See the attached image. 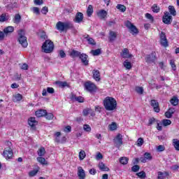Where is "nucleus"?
Segmentation results:
<instances>
[{
	"mask_svg": "<svg viewBox=\"0 0 179 179\" xmlns=\"http://www.w3.org/2000/svg\"><path fill=\"white\" fill-rule=\"evenodd\" d=\"M103 106L107 111L117 110V101L111 96H107L103 100Z\"/></svg>",
	"mask_w": 179,
	"mask_h": 179,
	"instance_id": "1",
	"label": "nucleus"
},
{
	"mask_svg": "<svg viewBox=\"0 0 179 179\" xmlns=\"http://www.w3.org/2000/svg\"><path fill=\"white\" fill-rule=\"evenodd\" d=\"M42 50L46 54L52 52L54 51V43L50 40H46L42 45Z\"/></svg>",
	"mask_w": 179,
	"mask_h": 179,
	"instance_id": "2",
	"label": "nucleus"
},
{
	"mask_svg": "<svg viewBox=\"0 0 179 179\" xmlns=\"http://www.w3.org/2000/svg\"><path fill=\"white\" fill-rule=\"evenodd\" d=\"M18 41L20 44L24 48H26L27 47V38L24 36V30L20 29L18 31Z\"/></svg>",
	"mask_w": 179,
	"mask_h": 179,
	"instance_id": "3",
	"label": "nucleus"
},
{
	"mask_svg": "<svg viewBox=\"0 0 179 179\" xmlns=\"http://www.w3.org/2000/svg\"><path fill=\"white\" fill-rule=\"evenodd\" d=\"M85 88L87 90V92H89L90 93H94L96 90H97V88L96 87V85L94 83L87 81L84 85Z\"/></svg>",
	"mask_w": 179,
	"mask_h": 179,
	"instance_id": "4",
	"label": "nucleus"
},
{
	"mask_svg": "<svg viewBox=\"0 0 179 179\" xmlns=\"http://www.w3.org/2000/svg\"><path fill=\"white\" fill-rule=\"evenodd\" d=\"M162 22L164 24H171L173 22V16L170 15V13L165 11L164 16L162 17Z\"/></svg>",
	"mask_w": 179,
	"mask_h": 179,
	"instance_id": "5",
	"label": "nucleus"
},
{
	"mask_svg": "<svg viewBox=\"0 0 179 179\" xmlns=\"http://www.w3.org/2000/svg\"><path fill=\"white\" fill-rule=\"evenodd\" d=\"M113 142L115 144V146L117 148V149H120L121 146H122V135L121 134H118L116 137L113 139Z\"/></svg>",
	"mask_w": 179,
	"mask_h": 179,
	"instance_id": "6",
	"label": "nucleus"
},
{
	"mask_svg": "<svg viewBox=\"0 0 179 179\" xmlns=\"http://www.w3.org/2000/svg\"><path fill=\"white\" fill-rule=\"evenodd\" d=\"M145 61L148 64H155V61H156V52H152L150 55H148L145 57Z\"/></svg>",
	"mask_w": 179,
	"mask_h": 179,
	"instance_id": "7",
	"label": "nucleus"
},
{
	"mask_svg": "<svg viewBox=\"0 0 179 179\" xmlns=\"http://www.w3.org/2000/svg\"><path fill=\"white\" fill-rule=\"evenodd\" d=\"M3 156L6 159H12V156H13V151H12V148L10 147H8V148H5Z\"/></svg>",
	"mask_w": 179,
	"mask_h": 179,
	"instance_id": "8",
	"label": "nucleus"
},
{
	"mask_svg": "<svg viewBox=\"0 0 179 179\" xmlns=\"http://www.w3.org/2000/svg\"><path fill=\"white\" fill-rule=\"evenodd\" d=\"M126 27L131 31L132 34H136L138 33V29H136V27H135V25H134L131 22L127 21L126 22Z\"/></svg>",
	"mask_w": 179,
	"mask_h": 179,
	"instance_id": "9",
	"label": "nucleus"
},
{
	"mask_svg": "<svg viewBox=\"0 0 179 179\" xmlns=\"http://www.w3.org/2000/svg\"><path fill=\"white\" fill-rule=\"evenodd\" d=\"M160 43H161V45L163 47H168L169 46V43L167 42V38L166 37V34H164V32H161Z\"/></svg>",
	"mask_w": 179,
	"mask_h": 179,
	"instance_id": "10",
	"label": "nucleus"
},
{
	"mask_svg": "<svg viewBox=\"0 0 179 179\" xmlns=\"http://www.w3.org/2000/svg\"><path fill=\"white\" fill-rule=\"evenodd\" d=\"M150 106L153 107V110L155 113H160V108L159 107V102H157V101L155 99L151 100Z\"/></svg>",
	"mask_w": 179,
	"mask_h": 179,
	"instance_id": "11",
	"label": "nucleus"
},
{
	"mask_svg": "<svg viewBox=\"0 0 179 179\" xmlns=\"http://www.w3.org/2000/svg\"><path fill=\"white\" fill-rule=\"evenodd\" d=\"M79 58L80 59H81V62H83V65H85V66H87V65H89V59H87V58H89V56H87V55L82 53L80 55Z\"/></svg>",
	"mask_w": 179,
	"mask_h": 179,
	"instance_id": "12",
	"label": "nucleus"
},
{
	"mask_svg": "<svg viewBox=\"0 0 179 179\" xmlns=\"http://www.w3.org/2000/svg\"><path fill=\"white\" fill-rule=\"evenodd\" d=\"M76 23H82L83 22V13L78 12L74 19Z\"/></svg>",
	"mask_w": 179,
	"mask_h": 179,
	"instance_id": "13",
	"label": "nucleus"
},
{
	"mask_svg": "<svg viewBox=\"0 0 179 179\" xmlns=\"http://www.w3.org/2000/svg\"><path fill=\"white\" fill-rule=\"evenodd\" d=\"M120 55L123 58H132V55L129 54V50L128 48H124L122 52L120 53Z\"/></svg>",
	"mask_w": 179,
	"mask_h": 179,
	"instance_id": "14",
	"label": "nucleus"
},
{
	"mask_svg": "<svg viewBox=\"0 0 179 179\" xmlns=\"http://www.w3.org/2000/svg\"><path fill=\"white\" fill-rule=\"evenodd\" d=\"M28 124L33 128L34 127H36L38 122L36 120V117H31L28 119Z\"/></svg>",
	"mask_w": 179,
	"mask_h": 179,
	"instance_id": "15",
	"label": "nucleus"
},
{
	"mask_svg": "<svg viewBox=\"0 0 179 179\" xmlns=\"http://www.w3.org/2000/svg\"><path fill=\"white\" fill-rule=\"evenodd\" d=\"M71 100L78 101V103H83V101H85V99H83V96H76V95L73 94H71Z\"/></svg>",
	"mask_w": 179,
	"mask_h": 179,
	"instance_id": "16",
	"label": "nucleus"
},
{
	"mask_svg": "<svg viewBox=\"0 0 179 179\" xmlns=\"http://www.w3.org/2000/svg\"><path fill=\"white\" fill-rule=\"evenodd\" d=\"M57 29L59 31H65V22H62L59 21L56 24Z\"/></svg>",
	"mask_w": 179,
	"mask_h": 179,
	"instance_id": "17",
	"label": "nucleus"
},
{
	"mask_svg": "<svg viewBox=\"0 0 179 179\" xmlns=\"http://www.w3.org/2000/svg\"><path fill=\"white\" fill-rule=\"evenodd\" d=\"M78 176L79 178L85 179L86 177V173H85V170H83V169H82V167L80 166L78 168Z\"/></svg>",
	"mask_w": 179,
	"mask_h": 179,
	"instance_id": "18",
	"label": "nucleus"
},
{
	"mask_svg": "<svg viewBox=\"0 0 179 179\" xmlns=\"http://www.w3.org/2000/svg\"><path fill=\"white\" fill-rule=\"evenodd\" d=\"M47 114V110L44 109H40L35 112V115H36L38 118L40 117H44Z\"/></svg>",
	"mask_w": 179,
	"mask_h": 179,
	"instance_id": "19",
	"label": "nucleus"
},
{
	"mask_svg": "<svg viewBox=\"0 0 179 179\" xmlns=\"http://www.w3.org/2000/svg\"><path fill=\"white\" fill-rule=\"evenodd\" d=\"M82 53H80V52L73 50L70 53V57L72 58H78V57H80Z\"/></svg>",
	"mask_w": 179,
	"mask_h": 179,
	"instance_id": "20",
	"label": "nucleus"
},
{
	"mask_svg": "<svg viewBox=\"0 0 179 179\" xmlns=\"http://www.w3.org/2000/svg\"><path fill=\"white\" fill-rule=\"evenodd\" d=\"M9 15L8 13H3L0 15V22L3 23V22H6V20H9Z\"/></svg>",
	"mask_w": 179,
	"mask_h": 179,
	"instance_id": "21",
	"label": "nucleus"
},
{
	"mask_svg": "<svg viewBox=\"0 0 179 179\" xmlns=\"http://www.w3.org/2000/svg\"><path fill=\"white\" fill-rule=\"evenodd\" d=\"M97 16L100 17V19H105L107 16V11L105 10H101L99 12L97 13Z\"/></svg>",
	"mask_w": 179,
	"mask_h": 179,
	"instance_id": "22",
	"label": "nucleus"
},
{
	"mask_svg": "<svg viewBox=\"0 0 179 179\" xmlns=\"http://www.w3.org/2000/svg\"><path fill=\"white\" fill-rule=\"evenodd\" d=\"M99 168L101 171H110V169L106 166V164L103 162H99Z\"/></svg>",
	"mask_w": 179,
	"mask_h": 179,
	"instance_id": "23",
	"label": "nucleus"
},
{
	"mask_svg": "<svg viewBox=\"0 0 179 179\" xmlns=\"http://www.w3.org/2000/svg\"><path fill=\"white\" fill-rule=\"evenodd\" d=\"M15 30V28L12 26H8L7 27H6L4 29H3V33L5 34H9L10 33H13Z\"/></svg>",
	"mask_w": 179,
	"mask_h": 179,
	"instance_id": "24",
	"label": "nucleus"
},
{
	"mask_svg": "<svg viewBox=\"0 0 179 179\" xmlns=\"http://www.w3.org/2000/svg\"><path fill=\"white\" fill-rule=\"evenodd\" d=\"M93 78L95 80L99 81L100 80V71L99 70H94L93 72Z\"/></svg>",
	"mask_w": 179,
	"mask_h": 179,
	"instance_id": "25",
	"label": "nucleus"
},
{
	"mask_svg": "<svg viewBox=\"0 0 179 179\" xmlns=\"http://www.w3.org/2000/svg\"><path fill=\"white\" fill-rule=\"evenodd\" d=\"M117 38V33L113 31L109 32V41H114Z\"/></svg>",
	"mask_w": 179,
	"mask_h": 179,
	"instance_id": "26",
	"label": "nucleus"
},
{
	"mask_svg": "<svg viewBox=\"0 0 179 179\" xmlns=\"http://www.w3.org/2000/svg\"><path fill=\"white\" fill-rule=\"evenodd\" d=\"M169 14L171 15L172 16H176L177 15V11L176 10V8L173 6H169Z\"/></svg>",
	"mask_w": 179,
	"mask_h": 179,
	"instance_id": "27",
	"label": "nucleus"
},
{
	"mask_svg": "<svg viewBox=\"0 0 179 179\" xmlns=\"http://www.w3.org/2000/svg\"><path fill=\"white\" fill-rule=\"evenodd\" d=\"M20 20H22V16L20 15V14H15L13 22L15 23V24H19L20 23Z\"/></svg>",
	"mask_w": 179,
	"mask_h": 179,
	"instance_id": "28",
	"label": "nucleus"
},
{
	"mask_svg": "<svg viewBox=\"0 0 179 179\" xmlns=\"http://www.w3.org/2000/svg\"><path fill=\"white\" fill-rule=\"evenodd\" d=\"M151 9L154 13H159L160 12V7L157 3L153 4Z\"/></svg>",
	"mask_w": 179,
	"mask_h": 179,
	"instance_id": "29",
	"label": "nucleus"
},
{
	"mask_svg": "<svg viewBox=\"0 0 179 179\" xmlns=\"http://www.w3.org/2000/svg\"><path fill=\"white\" fill-rule=\"evenodd\" d=\"M167 176H169V172L163 173L162 171H159L157 179H164V177H167Z\"/></svg>",
	"mask_w": 179,
	"mask_h": 179,
	"instance_id": "30",
	"label": "nucleus"
},
{
	"mask_svg": "<svg viewBox=\"0 0 179 179\" xmlns=\"http://www.w3.org/2000/svg\"><path fill=\"white\" fill-rule=\"evenodd\" d=\"M92 14H93V6L89 5L87 10V15L88 16V17H90V16H92Z\"/></svg>",
	"mask_w": 179,
	"mask_h": 179,
	"instance_id": "31",
	"label": "nucleus"
},
{
	"mask_svg": "<svg viewBox=\"0 0 179 179\" xmlns=\"http://www.w3.org/2000/svg\"><path fill=\"white\" fill-rule=\"evenodd\" d=\"M37 153H38V155H39V157L44 156V155H45V148H44V147L40 148L37 151Z\"/></svg>",
	"mask_w": 179,
	"mask_h": 179,
	"instance_id": "32",
	"label": "nucleus"
},
{
	"mask_svg": "<svg viewBox=\"0 0 179 179\" xmlns=\"http://www.w3.org/2000/svg\"><path fill=\"white\" fill-rule=\"evenodd\" d=\"M123 65L126 69H131L132 68V65L131 64V62H129L128 59L125 60L123 63Z\"/></svg>",
	"mask_w": 179,
	"mask_h": 179,
	"instance_id": "33",
	"label": "nucleus"
},
{
	"mask_svg": "<svg viewBox=\"0 0 179 179\" xmlns=\"http://www.w3.org/2000/svg\"><path fill=\"white\" fill-rule=\"evenodd\" d=\"M145 17L150 22V23H153L155 22V17H153V15L149 13H145Z\"/></svg>",
	"mask_w": 179,
	"mask_h": 179,
	"instance_id": "34",
	"label": "nucleus"
},
{
	"mask_svg": "<svg viewBox=\"0 0 179 179\" xmlns=\"http://www.w3.org/2000/svg\"><path fill=\"white\" fill-rule=\"evenodd\" d=\"M91 54L94 55V57H97V55H100L101 54V49H96V50H92Z\"/></svg>",
	"mask_w": 179,
	"mask_h": 179,
	"instance_id": "35",
	"label": "nucleus"
},
{
	"mask_svg": "<svg viewBox=\"0 0 179 179\" xmlns=\"http://www.w3.org/2000/svg\"><path fill=\"white\" fill-rule=\"evenodd\" d=\"M56 85H57L59 87H66V86H68V83L62 81H56Z\"/></svg>",
	"mask_w": 179,
	"mask_h": 179,
	"instance_id": "36",
	"label": "nucleus"
},
{
	"mask_svg": "<svg viewBox=\"0 0 179 179\" xmlns=\"http://www.w3.org/2000/svg\"><path fill=\"white\" fill-rule=\"evenodd\" d=\"M173 145L176 149V150H178L179 151V140L177 138H174L173 140Z\"/></svg>",
	"mask_w": 179,
	"mask_h": 179,
	"instance_id": "37",
	"label": "nucleus"
},
{
	"mask_svg": "<svg viewBox=\"0 0 179 179\" xmlns=\"http://www.w3.org/2000/svg\"><path fill=\"white\" fill-rule=\"evenodd\" d=\"M22 99H23V96H22L20 94H17L13 96V101H20Z\"/></svg>",
	"mask_w": 179,
	"mask_h": 179,
	"instance_id": "38",
	"label": "nucleus"
},
{
	"mask_svg": "<svg viewBox=\"0 0 179 179\" xmlns=\"http://www.w3.org/2000/svg\"><path fill=\"white\" fill-rule=\"evenodd\" d=\"M136 176H138V177H139V178L141 179L146 178V173H145V171H141V172L136 173Z\"/></svg>",
	"mask_w": 179,
	"mask_h": 179,
	"instance_id": "39",
	"label": "nucleus"
},
{
	"mask_svg": "<svg viewBox=\"0 0 179 179\" xmlns=\"http://www.w3.org/2000/svg\"><path fill=\"white\" fill-rule=\"evenodd\" d=\"M170 103L172 106H177L178 104V98L174 96L170 100Z\"/></svg>",
	"mask_w": 179,
	"mask_h": 179,
	"instance_id": "40",
	"label": "nucleus"
},
{
	"mask_svg": "<svg viewBox=\"0 0 179 179\" xmlns=\"http://www.w3.org/2000/svg\"><path fill=\"white\" fill-rule=\"evenodd\" d=\"M117 9H118L119 10H120V12H125V10H127V7H125V6L122 5V4H117L116 6Z\"/></svg>",
	"mask_w": 179,
	"mask_h": 179,
	"instance_id": "41",
	"label": "nucleus"
},
{
	"mask_svg": "<svg viewBox=\"0 0 179 179\" xmlns=\"http://www.w3.org/2000/svg\"><path fill=\"white\" fill-rule=\"evenodd\" d=\"M36 159L38 163H41V164H47V161H45V158L43 157H38Z\"/></svg>",
	"mask_w": 179,
	"mask_h": 179,
	"instance_id": "42",
	"label": "nucleus"
},
{
	"mask_svg": "<svg viewBox=\"0 0 179 179\" xmlns=\"http://www.w3.org/2000/svg\"><path fill=\"white\" fill-rule=\"evenodd\" d=\"M128 160L129 159L127 158L126 157H122L120 159V163H121V164H128Z\"/></svg>",
	"mask_w": 179,
	"mask_h": 179,
	"instance_id": "43",
	"label": "nucleus"
},
{
	"mask_svg": "<svg viewBox=\"0 0 179 179\" xmlns=\"http://www.w3.org/2000/svg\"><path fill=\"white\" fill-rule=\"evenodd\" d=\"M73 24L71 22H64V30H68L69 29H73Z\"/></svg>",
	"mask_w": 179,
	"mask_h": 179,
	"instance_id": "44",
	"label": "nucleus"
},
{
	"mask_svg": "<svg viewBox=\"0 0 179 179\" xmlns=\"http://www.w3.org/2000/svg\"><path fill=\"white\" fill-rule=\"evenodd\" d=\"M162 125H164V127H167L169 125H171V120H167V119L163 120H162Z\"/></svg>",
	"mask_w": 179,
	"mask_h": 179,
	"instance_id": "45",
	"label": "nucleus"
},
{
	"mask_svg": "<svg viewBox=\"0 0 179 179\" xmlns=\"http://www.w3.org/2000/svg\"><path fill=\"white\" fill-rule=\"evenodd\" d=\"M87 41H88V44H91V45H96V42L92 38H90L89 36L85 37Z\"/></svg>",
	"mask_w": 179,
	"mask_h": 179,
	"instance_id": "46",
	"label": "nucleus"
},
{
	"mask_svg": "<svg viewBox=\"0 0 179 179\" xmlns=\"http://www.w3.org/2000/svg\"><path fill=\"white\" fill-rule=\"evenodd\" d=\"M85 157H86V152H85V150H81L79 152V159H80V160H83L85 159Z\"/></svg>",
	"mask_w": 179,
	"mask_h": 179,
	"instance_id": "47",
	"label": "nucleus"
},
{
	"mask_svg": "<svg viewBox=\"0 0 179 179\" xmlns=\"http://www.w3.org/2000/svg\"><path fill=\"white\" fill-rule=\"evenodd\" d=\"M90 113H92L91 108H85L83 110V115L85 117H87V115H89Z\"/></svg>",
	"mask_w": 179,
	"mask_h": 179,
	"instance_id": "48",
	"label": "nucleus"
},
{
	"mask_svg": "<svg viewBox=\"0 0 179 179\" xmlns=\"http://www.w3.org/2000/svg\"><path fill=\"white\" fill-rule=\"evenodd\" d=\"M83 129L86 132H90L92 131V127H90V125H89V124H84Z\"/></svg>",
	"mask_w": 179,
	"mask_h": 179,
	"instance_id": "49",
	"label": "nucleus"
},
{
	"mask_svg": "<svg viewBox=\"0 0 179 179\" xmlns=\"http://www.w3.org/2000/svg\"><path fill=\"white\" fill-rule=\"evenodd\" d=\"M136 92L138 93V94H143V87H136Z\"/></svg>",
	"mask_w": 179,
	"mask_h": 179,
	"instance_id": "50",
	"label": "nucleus"
},
{
	"mask_svg": "<svg viewBox=\"0 0 179 179\" xmlns=\"http://www.w3.org/2000/svg\"><path fill=\"white\" fill-rule=\"evenodd\" d=\"M141 169L138 165H134L131 167V171L134 173H138V171Z\"/></svg>",
	"mask_w": 179,
	"mask_h": 179,
	"instance_id": "51",
	"label": "nucleus"
},
{
	"mask_svg": "<svg viewBox=\"0 0 179 179\" xmlns=\"http://www.w3.org/2000/svg\"><path fill=\"white\" fill-rule=\"evenodd\" d=\"M45 115L46 120H48L49 121L54 118V115L52 113H46Z\"/></svg>",
	"mask_w": 179,
	"mask_h": 179,
	"instance_id": "52",
	"label": "nucleus"
},
{
	"mask_svg": "<svg viewBox=\"0 0 179 179\" xmlns=\"http://www.w3.org/2000/svg\"><path fill=\"white\" fill-rule=\"evenodd\" d=\"M110 130V131H115L117 129V124L115 122H113L110 126H109Z\"/></svg>",
	"mask_w": 179,
	"mask_h": 179,
	"instance_id": "53",
	"label": "nucleus"
},
{
	"mask_svg": "<svg viewBox=\"0 0 179 179\" xmlns=\"http://www.w3.org/2000/svg\"><path fill=\"white\" fill-rule=\"evenodd\" d=\"M38 173V170H33L29 173V177H34Z\"/></svg>",
	"mask_w": 179,
	"mask_h": 179,
	"instance_id": "54",
	"label": "nucleus"
},
{
	"mask_svg": "<svg viewBox=\"0 0 179 179\" xmlns=\"http://www.w3.org/2000/svg\"><path fill=\"white\" fill-rule=\"evenodd\" d=\"M144 141L142 138H139L138 140H137V146H142V145H143L144 143Z\"/></svg>",
	"mask_w": 179,
	"mask_h": 179,
	"instance_id": "55",
	"label": "nucleus"
},
{
	"mask_svg": "<svg viewBox=\"0 0 179 179\" xmlns=\"http://www.w3.org/2000/svg\"><path fill=\"white\" fill-rule=\"evenodd\" d=\"M170 65H171V68L173 71L177 70V67L176 66V63L174 62V60H171L170 61Z\"/></svg>",
	"mask_w": 179,
	"mask_h": 179,
	"instance_id": "56",
	"label": "nucleus"
},
{
	"mask_svg": "<svg viewBox=\"0 0 179 179\" xmlns=\"http://www.w3.org/2000/svg\"><path fill=\"white\" fill-rule=\"evenodd\" d=\"M144 157L147 159V160H152V155H150V153L149 152H145L144 154Z\"/></svg>",
	"mask_w": 179,
	"mask_h": 179,
	"instance_id": "57",
	"label": "nucleus"
},
{
	"mask_svg": "<svg viewBox=\"0 0 179 179\" xmlns=\"http://www.w3.org/2000/svg\"><path fill=\"white\" fill-rule=\"evenodd\" d=\"M157 150L158 152H164V150H166V147H164V145H159Z\"/></svg>",
	"mask_w": 179,
	"mask_h": 179,
	"instance_id": "58",
	"label": "nucleus"
},
{
	"mask_svg": "<svg viewBox=\"0 0 179 179\" xmlns=\"http://www.w3.org/2000/svg\"><path fill=\"white\" fill-rule=\"evenodd\" d=\"M41 13H43V15H47V13H48V7H43L41 10Z\"/></svg>",
	"mask_w": 179,
	"mask_h": 179,
	"instance_id": "59",
	"label": "nucleus"
},
{
	"mask_svg": "<svg viewBox=\"0 0 179 179\" xmlns=\"http://www.w3.org/2000/svg\"><path fill=\"white\" fill-rule=\"evenodd\" d=\"M47 92H48L50 94H54V93L55 92V90H54V88L48 87L47 88Z\"/></svg>",
	"mask_w": 179,
	"mask_h": 179,
	"instance_id": "60",
	"label": "nucleus"
},
{
	"mask_svg": "<svg viewBox=\"0 0 179 179\" xmlns=\"http://www.w3.org/2000/svg\"><path fill=\"white\" fill-rule=\"evenodd\" d=\"M59 55L60 58H65L66 57V54H65V52H64V50L59 51Z\"/></svg>",
	"mask_w": 179,
	"mask_h": 179,
	"instance_id": "61",
	"label": "nucleus"
},
{
	"mask_svg": "<svg viewBox=\"0 0 179 179\" xmlns=\"http://www.w3.org/2000/svg\"><path fill=\"white\" fill-rule=\"evenodd\" d=\"M20 68L24 71H27V69H29V65H27L26 63H24L22 65H21Z\"/></svg>",
	"mask_w": 179,
	"mask_h": 179,
	"instance_id": "62",
	"label": "nucleus"
},
{
	"mask_svg": "<svg viewBox=\"0 0 179 179\" xmlns=\"http://www.w3.org/2000/svg\"><path fill=\"white\" fill-rule=\"evenodd\" d=\"M32 10L34 12V13H36V15H40V9L37 7H34L32 8Z\"/></svg>",
	"mask_w": 179,
	"mask_h": 179,
	"instance_id": "63",
	"label": "nucleus"
},
{
	"mask_svg": "<svg viewBox=\"0 0 179 179\" xmlns=\"http://www.w3.org/2000/svg\"><path fill=\"white\" fill-rule=\"evenodd\" d=\"M71 131H72V127L71 126H66L64 128V132H66L67 134H69V132H71Z\"/></svg>",
	"mask_w": 179,
	"mask_h": 179,
	"instance_id": "64",
	"label": "nucleus"
}]
</instances>
